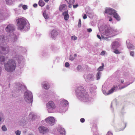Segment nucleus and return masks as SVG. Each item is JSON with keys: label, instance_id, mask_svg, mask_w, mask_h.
Instances as JSON below:
<instances>
[{"label": "nucleus", "instance_id": "bb28decb", "mask_svg": "<svg viewBox=\"0 0 135 135\" xmlns=\"http://www.w3.org/2000/svg\"><path fill=\"white\" fill-rule=\"evenodd\" d=\"M102 73L100 71H98L96 75V80H99L100 78Z\"/></svg>", "mask_w": 135, "mask_h": 135}, {"label": "nucleus", "instance_id": "052dcab7", "mask_svg": "<svg viewBox=\"0 0 135 135\" xmlns=\"http://www.w3.org/2000/svg\"><path fill=\"white\" fill-rule=\"evenodd\" d=\"M50 7L49 6V5H47L46 6V9H49V8H50Z\"/></svg>", "mask_w": 135, "mask_h": 135}, {"label": "nucleus", "instance_id": "3c124183", "mask_svg": "<svg viewBox=\"0 0 135 135\" xmlns=\"http://www.w3.org/2000/svg\"><path fill=\"white\" fill-rule=\"evenodd\" d=\"M85 120L84 118H81L80 119V121L82 123H83L85 122Z\"/></svg>", "mask_w": 135, "mask_h": 135}, {"label": "nucleus", "instance_id": "49530a36", "mask_svg": "<svg viewBox=\"0 0 135 135\" xmlns=\"http://www.w3.org/2000/svg\"><path fill=\"white\" fill-rule=\"evenodd\" d=\"M130 55L132 56H134V53L133 51H131L130 53Z\"/></svg>", "mask_w": 135, "mask_h": 135}, {"label": "nucleus", "instance_id": "e2e57ef3", "mask_svg": "<svg viewBox=\"0 0 135 135\" xmlns=\"http://www.w3.org/2000/svg\"><path fill=\"white\" fill-rule=\"evenodd\" d=\"M72 4H69V5L68 6V7L69 8H71L72 7Z\"/></svg>", "mask_w": 135, "mask_h": 135}, {"label": "nucleus", "instance_id": "39448f33", "mask_svg": "<svg viewBox=\"0 0 135 135\" xmlns=\"http://www.w3.org/2000/svg\"><path fill=\"white\" fill-rule=\"evenodd\" d=\"M15 61L12 59H9L4 65L5 70L8 72H11L14 71L16 67Z\"/></svg>", "mask_w": 135, "mask_h": 135}, {"label": "nucleus", "instance_id": "f257e3e1", "mask_svg": "<svg viewBox=\"0 0 135 135\" xmlns=\"http://www.w3.org/2000/svg\"><path fill=\"white\" fill-rule=\"evenodd\" d=\"M75 91L77 96L80 100L84 102L91 101L90 98H89L88 95L82 86L78 87Z\"/></svg>", "mask_w": 135, "mask_h": 135}, {"label": "nucleus", "instance_id": "6e6d98bb", "mask_svg": "<svg viewBox=\"0 0 135 135\" xmlns=\"http://www.w3.org/2000/svg\"><path fill=\"white\" fill-rule=\"evenodd\" d=\"M87 18V16L86 14H85L83 16V18L84 19H85Z\"/></svg>", "mask_w": 135, "mask_h": 135}, {"label": "nucleus", "instance_id": "423d86ee", "mask_svg": "<svg viewBox=\"0 0 135 135\" xmlns=\"http://www.w3.org/2000/svg\"><path fill=\"white\" fill-rule=\"evenodd\" d=\"M46 106L47 109L49 113L52 112L56 107L55 103L52 100L48 102L46 104Z\"/></svg>", "mask_w": 135, "mask_h": 135}, {"label": "nucleus", "instance_id": "a878e982", "mask_svg": "<svg viewBox=\"0 0 135 135\" xmlns=\"http://www.w3.org/2000/svg\"><path fill=\"white\" fill-rule=\"evenodd\" d=\"M113 16L117 21H119L120 20L119 16L115 12L114 13Z\"/></svg>", "mask_w": 135, "mask_h": 135}, {"label": "nucleus", "instance_id": "f03ea898", "mask_svg": "<svg viewBox=\"0 0 135 135\" xmlns=\"http://www.w3.org/2000/svg\"><path fill=\"white\" fill-rule=\"evenodd\" d=\"M18 29L20 30H24L27 31L29 29L30 25L28 21L24 18H18L16 20Z\"/></svg>", "mask_w": 135, "mask_h": 135}, {"label": "nucleus", "instance_id": "9b49d317", "mask_svg": "<svg viewBox=\"0 0 135 135\" xmlns=\"http://www.w3.org/2000/svg\"><path fill=\"white\" fill-rule=\"evenodd\" d=\"M16 58L19 64V65H21V64L22 65H24V59L22 56L21 55H18L16 54Z\"/></svg>", "mask_w": 135, "mask_h": 135}, {"label": "nucleus", "instance_id": "c85d7f7f", "mask_svg": "<svg viewBox=\"0 0 135 135\" xmlns=\"http://www.w3.org/2000/svg\"><path fill=\"white\" fill-rule=\"evenodd\" d=\"M6 3L8 5H11L13 3V2L12 0H5Z\"/></svg>", "mask_w": 135, "mask_h": 135}, {"label": "nucleus", "instance_id": "de8ad7c7", "mask_svg": "<svg viewBox=\"0 0 135 135\" xmlns=\"http://www.w3.org/2000/svg\"><path fill=\"white\" fill-rule=\"evenodd\" d=\"M114 52L116 54H118L120 53L119 51L117 50H115L114 51Z\"/></svg>", "mask_w": 135, "mask_h": 135}, {"label": "nucleus", "instance_id": "ddd939ff", "mask_svg": "<svg viewBox=\"0 0 135 135\" xmlns=\"http://www.w3.org/2000/svg\"><path fill=\"white\" fill-rule=\"evenodd\" d=\"M40 133L44 134L49 131V129L43 126H40L38 128Z\"/></svg>", "mask_w": 135, "mask_h": 135}, {"label": "nucleus", "instance_id": "a211bd4d", "mask_svg": "<svg viewBox=\"0 0 135 135\" xmlns=\"http://www.w3.org/2000/svg\"><path fill=\"white\" fill-rule=\"evenodd\" d=\"M51 37L54 39L58 35L57 32L55 30H53L51 32Z\"/></svg>", "mask_w": 135, "mask_h": 135}, {"label": "nucleus", "instance_id": "0eeeda50", "mask_svg": "<svg viewBox=\"0 0 135 135\" xmlns=\"http://www.w3.org/2000/svg\"><path fill=\"white\" fill-rule=\"evenodd\" d=\"M24 97L25 100L27 103H30L33 101V96L32 93L29 91H27L24 93Z\"/></svg>", "mask_w": 135, "mask_h": 135}, {"label": "nucleus", "instance_id": "c9c22d12", "mask_svg": "<svg viewBox=\"0 0 135 135\" xmlns=\"http://www.w3.org/2000/svg\"><path fill=\"white\" fill-rule=\"evenodd\" d=\"M43 15L45 19H46L49 18V16L48 15L46 14L45 12H44Z\"/></svg>", "mask_w": 135, "mask_h": 135}, {"label": "nucleus", "instance_id": "338daca9", "mask_svg": "<svg viewBox=\"0 0 135 135\" xmlns=\"http://www.w3.org/2000/svg\"><path fill=\"white\" fill-rule=\"evenodd\" d=\"M45 2H47L49 1V0H44Z\"/></svg>", "mask_w": 135, "mask_h": 135}, {"label": "nucleus", "instance_id": "ea45409f", "mask_svg": "<svg viewBox=\"0 0 135 135\" xmlns=\"http://www.w3.org/2000/svg\"><path fill=\"white\" fill-rule=\"evenodd\" d=\"M21 124L23 125L26 123V122L25 120H23L21 122Z\"/></svg>", "mask_w": 135, "mask_h": 135}, {"label": "nucleus", "instance_id": "864d4df0", "mask_svg": "<svg viewBox=\"0 0 135 135\" xmlns=\"http://www.w3.org/2000/svg\"><path fill=\"white\" fill-rule=\"evenodd\" d=\"M107 135H113V134L112 133H111L110 132H108L107 133Z\"/></svg>", "mask_w": 135, "mask_h": 135}, {"label": "nucleus", "instance_id": "f3484780", "mask_svg": "<svg viewBox=\"0 0 135 135\" xmlns=\"http://www.w3.org/2000/svg\"><path fill=\"white\" fill-rule=\"evenodd\" d=\"M119 46V42L117 41L113 42L111 44V48L113 49H115L118 48Z\"/></svg>", "mask_w": 135, "mask_h": 135}, {"label": "nucleus", "instance_id": "13d9d810", "mask_svg": "<svg viewBox=\"0 0 135 135\" xmlns=\"http://www.w3.org/2000/svg\"><path fill=\"white\" fill-rule=\"evenodd\" d=\"M37 4L36 3H35L33 4V6L34 7H36L37 6Z\"/></svg>", "mask_w": 135, "mask_h": 135}, {"label": "nucleus", "instance_id": "5fc2aeb1", "mask_svg": "<svg viewBox=\"0 0 135 135\" xmlns=\"http://www.w3.org/2000/svg\"><path fill=\"white\" fill-rule=\"evenodd\" d=\"M78 4H74V5H73V7L74 8H76L78 6Z\"/></svg>", "mask_w": 135, "mask_h": 135}, {"label": "nucleus", "instance_id": "dca6fc26", "mask_svg": "<svg viewBox=\"0 0 135 135\" xmlns=\"http://www.w3.org/2000/svg\"><path fill=\"white\" fill-rule=\"evenodd\" d=\"M130 42V41L129 40H128L126 41L127 46L128 49L131 50H133L135 49V47L133 45L131 44Z\"/></svg>", "mask_w": 135, "mask_h": 135}, {"label": "nucleus", "instance_id": "37998d69", "mask_svg": "<svg viewBox=\"0 0 135 135\" xmlns=\"http://www.w3.org/2000/svg\"><path fill=\"white\" fill-rule=\"evenodd\" d=\"M71 38L72 40H75L77 39V37L75 36H73L71 37Z\"/></svg>", "mask_w": 135, "mask_h": 135}, {"label": "nucleus", "instance_id": "4c0bfd02", "mask_svg": "<svg viewBox=\"0 0 135 135\" xmlns=\"http://www.w3.org/2000/svg\"><path fill=\"white\" fill-rule=\"evenodd\" d=\"M104 86H103L102 87V90L103 93L104 94H105V95H109L108 92V93H107L106 92V91H105L104 90Z\"/></svg>", "mask_w": 135, "mask_h": 135}, {"label": "nucleus", "instance_id": "2eb2a0df", "mask_svg": "<svg viewBox=\"0 0 135 135\" xmlns=\"http://www.w3.org/2000/svg\"><path fill=\"white\" fill-rule=\"evenodd\" d=\"M23 85L22 84L20 83H18L15 84V90L17 92L21 90Z\"/></svg>", "mask_w": 135, "mask_h": 135}, {"label": "nucleus", "instance_id": "2f4dec72", "mask_svg": "<svg viewBox=\"0 0 135 135\" xmlns=\"http://www.w3.org/2000/svg\"><path fill=\"white\" fill-rule=\"evenodd\" d=\"M1 129L2 131L4 132L7 131V129L5 125H3L1 127Z\"/></svg>", "mask_w": 135, "mask_h": 135}, {"label": "nucleus", "instance_id": "393cba45", "mask_svg": "<svg viewBox=\"0 0 135 135\" xmlns=\"http://www.w3.org/2000/svg\"><path fill=\"white\" fill-rule=\"evenodd\" d=\"M67 8V6L65 4L61 5L59 8V10L61 11L65 10Z\"/></svg>", "mask_w": 135, "mask_h": 135}, {"label": "nucleus", "instance_id": "bf43d9fd", "mask_svg": "<svg viewBox=\"0 0 135 135\" xmlns=\"http://www.w3.org/2000/svg\"><path fill=\"white\" fill-rule=\"evenodd\" d=\"M23 6L22 4H20L19 5H18V7H19V8H21V7H22V6Z\"/></svg>", "mask_w": 135, "mask_h": 135}, {"label": "nucleus", "instance_id": "7ed1b4c3", "mask_svg": "<svg viewBox=\"0 0 135 135\" xmlns=\"http://www.w3.org/2000/svg\"><path fill=\"white\" fill-rule=\"evenodd\" d=\"M118 31L117 29H114L110 27L106 28L105 30L102 32V37L103 39L107 40V38L106 36L111 37L115 35L117 33Z\"/></svg>", "mask_w": 135, "mask_h": 135}, {"label": "nucleus", "instance_id": "4468645a", "mask_svg": "<svg viewBox=\"0 0 135 135\" xmlns=\"http://www.w3.org/2000/svg\"><path fill=\"white\" fill-rule=\"evenodd\" d=\"M115 11L110 8H107L105 11V13L111 15L114 14Z\"/></svg>", "mask_w": 135, "mask_h": 135}, {"label": "nucleus", "instance_id": "b1692460", "mask_svg": "<svg viewBox=\"0 0 135 135\" xmlns=\"http://www.w3.org/2000/svg\"><path fill=\"white\" fill-rule=\"evenodd\" d=\"M29 117L30 118L34 119L36 118L37 116L34 113H31L29 114Z\"/></svg>", "mask_w": 135, "mask_h": 135}, {"label": "nucleus", "instance_id": "a19ab883", "mask_svg": "<svg viewBox=\"0 0 135 135\" xmlns=\"http://www.w3.org/2000/svg\"><path fill=\"white\" fill-rule=\"evenodd\" d=\"M22 8L23 9L26 10L27 9V5H24L22 6Z\"/></svg>", "mask_w": 135, "mask_h": 135}, {"label": "nucleus", "instance_id": "603ef678", "mask_svg": "<svg viewBox=\"0 0 135 135\" xmlns=\"http://www.w3.org/2000/svg\"><path fill=\"white\" fill-rule=\"evenodd\" d=\"M87 31L89 32H91L92 31V30L91 28H88L87 29Z\"/></svg>", "mask_w": 135, "mask_h": 135}, {"label": "nucleus", "instance_id": "c756f323", "mask_svg": "<svg viewBox=\"0 0 135 135\" xmlns=\"http://www.w3.org/2000/svg\"><path fill=\"white\" fill-rule=\"evenodd\" d=\"M38 4L40 6L42 7L44 5L45 3L43 1L40 0L39 1Z\"/></svg>", "mask_w": 135, "mask_h": 135}, {"label": "nucleus", "instance_id": "680f3d73", "mask_svg": "<svg viewBox=\"0 0 135 135\" xmlns=\"http://www.w3.org/2000/svg\"><path fill=\"white\" fill-rule=\"evenodd\" d=\"M18 11V10H17L16 9H15V12L16 13H18V12H17Z\"/></svg>", "mask_w": 135, "mask_h": 135}, {"label": "nucleus", "instance_id": "7c9ffc66", "mask_svg": "<svg viewBox=\"0 0 135 135\" xmlns=\"http://www.w3.org/2000/svg\"><path fill=\"white\" fill-rule=\"evenodd\" d=\"M102 66H100L98 69L97 70L98 71H100L103 70V67L104 66V65L103 63H102Z\"/></svg>", "mask_w": 135, "mask_h": 135}, {"label": "nucleus", "instance_id": "9d476101", "mask_svg": "<svg viewBox=\"0 0 135 135\" xmlns=\"http://www.w3.org/2000/svg\"><path fill=\"white\" fill-rule=\"evenodd\" d=\"M45 121L47 123L51 126L54 125L56 121L53 117H48L45 119Z\"/></svg>", "mask_w": 135, "mask_h": 135}, {"label": "nucleus", "instance_id": "f704fd0d", "mask_svg": "<svg viewBox=\"0 0 135 135\" xmlns=\"http://www.w3.org/2000/svg\"><path fill=\"white\" fill-rule=\"evenodd\" d=\"M4 18L3 13L0 12V20H4Z\"/></svg>", "mask_w": 135, "mask_h": 135}, {"label": "nucleus", "instance_id": "09e8293b", "mask_svg": "<svg viewBox=\"0 0 135 135\" xmlns=\"http://www.w3.org/2000/svg\"><path fill=\"white\" fill-rule=\"evenodd\" d=\"M69 63L68 62H66L65 63V66L66 67H68L69 66Z\"/></svg>", "mask_w": 135, "mask_h": 135}, {"label": "nucleus", "instance_id": "6ab92c4d", "mask_svg": "<svg viewBox=\"0 0 135 135\" xmlns=\"http://www.w3.org/2000/svg\"><path fill=\"white\" fill-rule=\"evenodd\" d=\"M6 59V57L2 55H0V63L2 64H4Z\"/></svg>", "mask_w": 135, "mask_h": 135}, {"label": "nucleus", "instance_id": "72a5a7b5", "mask_svg": "<svg viewBox=\"0 0 135 135\" xmlns=\"http://www.w3.org/2000/svg\"><path fill=\"white\" fill-rule=\"evenodd\" d=\"M132 83H131L129 84H127L123 86H121L119 87V89H122L124 88H125L128 85H129L131 84Z\"/></svg>", "mask_w": 135, "mask_h": 135}, {"label": "nucleus", "instance_id": "79ce46f5", "mask_svg": "<svg viewBox=\"0 0 135 135\" xmlns=\"http://www.w3.org/2000/svg\"><path fill=\"white\" fill-rule=\"evenodd\" d=\"M81 26V21L80 19H79V22L78 24V27H80Z\"/></svg>", "mask_w": 135, "mask_h": 135}, {"label": "nucleus", "instance_id": "cd10ccee", "mask_svg": "<svg viewBox=\"0 0 135 135\" xmlns=\"http://www.w3.org/2000/svg\"><path fill=\"white\" fill-rule=\"evenodd\" d=\"M59 131L61 135H65V131L64 128H60L59 130Z\"/></svg>", "mask_w": 135, "mask_h": 135}, {"label": "nucleus", "instance_id": "473e14b6", "mask_svg": "<svg viewBox=\"0 0 135 135\" xmlns=\"http://www.w3.org/2000/svg\"><path fill=\"white\" fill-rule=\"evenodd\" d=\"M69 4H73L74 2V0H65Z\"/></svg>", "mask_w": 135, "mask_h": 135}, {"label": "nucleus", "instance_id": "c03bdc74", "mask_svg": "<svg viewBox=\"0 0 135 135\" xmlns=\"http://www.w3.org/2000/svg\"><path fill=\"white\" fill-rule=\"evenodd\" d=\"M81 66H80L79 65H78L76 69H77V70H78L79 71V70L81 69Z\"/></svg>", "mask_w": 135, "mask_h": 135}, {"label": "nucleus", "instance_id": "e433bc0d", "mask_svg": "<svg viewBox=\"0 0 135 135\" xmlns=\"http://www.w3.org/2000/svg\"><path fill=\"white\" fill-rule=\"evenodd\" d=\"M115 90V88H112L110 90L108 91L109 94H110L112 93Z\"/></svg>", "mask_w": 135, "mask_h": 135}, {"label": "nucleus", "instance_id": "774afa93", "mask_svg": "<svg viewBox=\"0 0 135 135\" xmlns=\"http://www.w3.org/2000/svg\"><path fill=\"white\" fill-rule=\"evenodd\" d=\"M74 56L75 57L77 56V54H75L74 55Z\"/></svg>", "mask_w": 135, "mask_h": 135}, {"label": "nucleus", "instance_id": "4d7b16f0", "mask_svg": "<svg viewBox=\"0 0 135 135\" xmlns=\"http://www.w3.org/2000/svg\"><path fill=\"white\" fill-rule=\"evenodd\" d=\"M97 37L99 38V39H101V37L100 36L98 35H97Z\"/></svg>", "mask_w": 135, "mask_h": 135}, {"label": "nucleus", "instance_id": "6e6552de", "mask_svg": "<svg viewBox=\"0 0 135 135\" xmlns=\"http://www.w3.org/2000/svg\"><path fill=\"white\" fill-rule=\"evenodd\" d=\"M9 47L8 46H1L0 45V53L4 55L8 54L9 52Z\"/></svg>", "mask_w": 135, "mask_h": 135}, {"label": "nucleus", "instance_id": "412c9836", "mask_svg": "<svg viewBox=\"0 0 135 135\" xmlns=\"http://www.w3.org/2000/svg\"><path fill=\"white\" fill-rule=\"evenodd\" d=\"M65 106H61V105L59 108L60 112L62 113H64L66 111V109L65 108Z\"/></svg>", "mask_w": 135, "mask_h": 135}, {"label": "nucleus", "instance_id": "aec40b11", "mask_svg": "<svg viewBox=\"0 0 135 135\" xmlns=\"http://www.w3.org/2000/svg\"><path fill=\"white\" fill-rule=\"evenodd\" d=\"M42 88L45 89H48L49 88V85L47 82H43L42 83Z\"/></svg>", "mask_w": 135, "mask_h": 135}, {"label": "nucleus", "instance_id": "8fccbe9b", "mask_svg": "<svg viewBox=\"0 0 135 135\" xmlns=\"http://www.w3.org/2000/svg\"><path fill=\"white\" fill-rule=\"evenodd\" d=\"M105 53V51H103L101 53L100 55H104Z\"/></svg>", "mask_w": 135, "mask_h": 135}, {"label": "nucleus", "instance_id": "a18cd8bd", "mask_svg": "<svg viewBox=\"0 0 135 135\" xmlns=\"http://www.w3.org/2000/svg\"><path fill=\"white\" fill-rule=\"evenodd\" d=\"M69 59L71 60L72 61L74 59V58L72 56L70 55L69 57Z\"/></svg>", "mask_w": 135, "mask_h": 135}, {"label": "nucleus", "instance_id": "4be33fe9", "mask_svg": "<svg viewBox=\"0 0 135 135\" xmlns=\"http://www.w3.org/2000/svg\"><path fill=\"white\" fill-rule=\"evenodd\" d=\"M68 102L65 100H63L61 101L60 105L61 106H66L68 104Z\"/></svg>", "mask_w": 135, "mask_h": 135}, {"label": "nucleus", "instance_id": "0e129e2a", "mask_svg": "<svg viewBox=\"0 0 135 135\" xmlns=\"http://www.w3.org/2000/svg\"><path fill=\"white\" fill-rule=\"evenodd\" d=\"M120 82L122 83H123L124 82L123 80L122 79L120 80Z\"/></svg>", "mask_w": 135, "mask_h": 135}, {"label": "nucleus", "instance_id": "58836bf2", "mask_svg": "<svg viewBox=\"0 0 135 135\" xmlns=\"http://www.w3.org/2000/svg\"><path fill=\"white\" fill-rule=\"evenodd\" d=\"M15 133L16 135H20L21 132L20 131L18 130L15 131Z\"/></svg>", "mask_w": 135, "mask_h": 135}, {"label": "nucleus", "instance_id": "5701e85b", "mask_svg": "<svg viewBox=\"0 0 135 135\" xmlns=\"http://www.w3.org/2000/svg\"><path fill=\"white\" fill-rule=\"evenodd\" d=\"M63 15L64 16V18L65 20H67L69 18V15L68 14V12L67 11L63 12Z\"/></svg>", "mask_w": 135, "mask_h": 135}, {"label": "nucleus", "instance_id": "20e7f679", "mask_svg": "<svg viewBox=\"0 0 135 135\" xmlns=\"http://www.w3.org/2000/svg\"><path fill=\"white\" fill-rule=\"evenodd\" d=\"M17 40V37L13 33H11L8 38L7 36L2 35L0 36V43H7L8 42L14 43Z\"/></svg>", "mask_w": 135, "mask_h": 135}, {"label": "nucleus", "instance_id": "69168bd1", "mask_svg": "<svg viewBox=\"0 0 135 135\" xmlns=\"http://www.w3.org/2000/svg\"><path fill=\"white\" fill-rule=\"evenodd\" d=\"M1 67H0V75L1 74Z\"/></svg>", "mask_w": 135, "mask_h": 135}, {"label": "nucleus", "instance_id": "1a4fd4ad", "mask_svg": "<svg viewBox=\"0 0 135 135\" xmlns=\"http://www.w3.org/2000/svg\"><path fill=\"white\" fill-rule=\"evenodd\" d=\"M85 80L86 82L90 83L93 81L95 79L94 75L92 74H89L84 75Z\"/></svg>", "mask_w": 135, "mask_h": 135}, {"label": "nucleus", "instance_id": "f8f14e48", "mask_svg": "<svg viewBox=\"0 0 135 135\" xmlns=\"http://www.w3.org/2000/svg\"><path fill=\"white\" fill-rule=\"evenodd\" d=\"M15 30V27L14 25L10 24L8 25L5 28V30L7 32H10L13 33V32Z\"/></svg>", "mask_w": 135, "mask_h": 135}]
</instances>
